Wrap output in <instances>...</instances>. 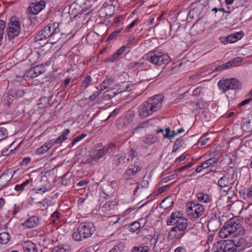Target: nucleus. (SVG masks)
I'll list each match as a JSON object with an SVG mask.
<instances>
[{
  "mask_svg": "<svg viewBox=\"0 0 252 252\" xmlns=\"http://www.w3.org/2000/svg\"><path fill=\"white\" fill-rule=\"evenodd\" d=\"M95 231L94 223L85 222L80 223L72 234L73 239L81 241L91 237Z\"/></svg>",
  "mask_w": 252,
  "mask_h": 252,
  "instance_id": "1",
  "label": "nucleus"
},
{
  "mask_svg": "<svg viewBox=\"0 0 252 252\" xmlns=\"http://www.w3.org/2000/svg\"><path fill=\"white\" fill-rule=\"evenodd\" d=\"M158 98L157 95L149 98L138 108V114L140 118L145 119L157 111Z\"/></svg>",
  "mask_w": 252,
  "mask_h": 252,
  "instance_id": "2",
  "label": "nucleus"
},
{
  "mask_svg": "<svg viewBox=\"0 0 252 252\" xmlns=\"http://www.w3.org/2000/svg\"><path fill=\"white\" fill-rule=\"evenodd\" d=\"M176 63L177 65H175V63H170V58L168 54L158 52V66L165 64L160 73L164 72L171 74L176 72L181 65V63L179 62Z\"/></svg>",
  "mask_w": 252,
  "mask_h": 252,
  "instance_id": "3",
  "label": "nucleus"
},
{
  "mask_svg": "<svg viewBox=\"0 0 252 252\" xmlns=\"http://www.w3.org/2000/svg\"><path fill=\"white\" fill-rule=\"evenodd\" d=\"M241 226L239 220L231 219L226 222L223 227L220 229L219 236L222 238H227L235 233Z\"/></svg>",
  "mask_w": 252,
  "mask_h": 252,
  "instance_id": "4",
  "label": "nucleus"
},
{
  "mask_svg": "<svg viewBox=\"0 0 252 252\" xmlns=\"http://www.w3.org/2000/svg\"><path fill=\"white\" fill-rule=\"evenodd\" d=\"M21 31V24L17 17H12L8 23L7 35L9 40L18 36Z\"/></svg>",
  "mask_w": 252,
  "mask_h": 252,
  "instance_id": "5",
  "label": "nucleus"
},
{
  "mask_svg": "<svg viewBox=\"0 0 252 252\" xmlns=\"http://www.w3.org/2000/svg\"><path fill=\"white\" fill-rule=\"evenodd\" d=\"M218 87L223 93L230 90H239L241 88L240 81L235 78L227 79L220 80L218 83Z\"/></svg>",
  "mask_w": 252,
  "mask_h": 252,
  "instance_id": "6",
  "label": "nucleus"
},
{
  "mask_svg": "<svg viewBox=\"0 0 252 252\" xmlns=\"http://www.w3.org/2000/svg\"><path fill=\"white\" fill-rule=\"evenodd\" d=\"M187 212L190 219H197L204 214L205 208L202 205L191 201L187 204Z\"/></svg>",
  "mask_w": 252,
  "mask_h": 252,
  "instance_id": "7",
  "label": "nucleus"
},
{
  "mask_svg": "<svg viewBox=\"0 0 252 252\" xmlns=\"http://www.w3.org/2000/svg\"><path fill=\"white\" fill-rule=\"evenodd\" d=\"M60 24L58 22L52 23L48 24L46 26L50 28V33L52 35V39L51 40V44H54L56 43L61 37L63 34L61 32V30L59 28Z\"/></svg>",
  "mask_w": 252,
  "mask_h": 252,
  "instance_id": "8",
  "label": "nucleus"
},
{
  "mask_svg": "<svg viewBox=\"0 0 252 252\" xmlns=\"http://www.w3.org/2000/svg\"><path fill=\"white\" fill-rule=\"evenodd\" d=\"M46 26L42 29L35 36L34 40L36 42H39V44H41V41H46L45 43H51V40L52 39L51 34L50 33V29Z\"/></svg>",
  "mask_w": 252,
  "mask_h": 252,
  "instance_id": "9",
  "label": "nucleus"
},
{
  "mask_svg": "<svg viewBox=\"0 0 252 252\" xmlns=\"http://www.w3.org/2000/svg\"><path fill=\"white\" fill-rule=\"evenodd\" d=\"M223 252H237V248L240 247L242 243L237 240H228L222 242Z\"/></svg>",
  "mask_w": 252,
  "mask_h": 252,
  "instance_id": "10",
  "label": "nucleus"
},
{
  "mask_svg": "<svg viewBox=\"0 0 252 252\" xmlns=\"http://www.w3.org/2000/svg\"><path fill=\"white\" fill-rule=\"evenodd\" d=\"M46 3L43 0L39 2H32L28 8V11L31 15H36L45 7Z\"/></svg>",
  "mask_w": 252,
  "mask_h": 252,
  "instance_id": "11",
  "label": "nucleus"
},
{
  "mask_svg": "<svg viewBox=\"0 0 252 252\" xmlns=\"http://www.w3.org/2000/svg\"><path fill=\"white\" fill-rule=\"evenodd\" d=\"M185 218V216L182 211H176L172 212L169 219L167 220V224L168 225H175L176 222Z\"/></svg>",
  "mask_w": 252,
  "mask_h": 252,
  "instance_id": "12",
  "label": "nucleus"
},
{
  "mask_svg": "<svg viewBox=\"0 0 252 252\" xmlns=\"http://www.w3.org/2000/svg\"><path fill=\"white\" fill-rule=\"evenodd\" d=\"M186 230L174 226L169 232V236L172 240H180L186 233Z\"/></svg>",
  "mask_w": 252,
  "mask_h": 252,
  "instance_id": "13",
  "label": "nucleus"
},
{
  "mask_svg": "<svg viewBox=\"0 0 252 252\" xmlns=\"http://www.w3.org/2000/svg\"><path fill=\"white\" fill-rule=\"evenodd\" d=\"M233 184V180L229 174H225L218 181V185L220 188H227Z\"/></svg>",
  "mask_w": 252,
  "mask_h": 252,
  "instance_id": "14",
  "label": "nucleus"
},
{
  "mask_svg": "<svg viewBox=\"0 0 252 252\" xmlns=\"http://www.w3.org/2000/svg\"><path fill=\"white\" fill-rule=\"evenodd\" d=\"M43 70L41 66H36L31 69L26 75V79L34 78L43 73Z\"/></svg>",
  "mask_w": 252,
  "mask_h": 252,
  "instance_id": "15",
  "label": "nucleus"
},
{
  "mask_svg": "<svg viewBox=\"0 0 252 252\" xmlns=\"http://www.w3.org/2000/svg\"><path fill=\"white\" fill-rule=\"evenodd\" d=\"M12 176L8 174V172L4 171L0 176V189L7 186V184L11 180Z\"/></svg>",
  "mask_w": 252,
  "mask_h": 252,
  "instance_id": "16",
  "label": "nucleus"
},
{
  "mask_svg": "<svg viewBox=\"0 0 252 252\" xmlns=\"http://www.w3.org/2000/svg\"><path fill=\"white\" fill-rule=\"evenodd\" d=\"M141 169V167L138 165L130 164L129 168L126 170V174L127 175L128 178H131L135 176Z\"/></svg>",
  "mask_w": 252,
  "mask_h": 252,
  "instance_id": "17",
  "label": "nucleus"
},
{
  "mask_svg": "<svg viewBox=\"0 0 252 252\" xmlns=\"http://www.w3.org/2000/svg\"><path fill=\"white\" fill-rule=\"evenodd\" d=\"M243 205L240 201H236L231 204H228L227 207L229 210H231L235 213H240L242 210Z\"/></svg>",
  "mask_w": 252,
  "mask_h": 252,
  "instance_id": "18",
  "label": "nucleus"
},
{
  "mask_svg": "<svg viewBox=\"0 0 252 252\" xmlns=\"http://www.w3.org/2000/svg\"><path fill=\"white\" fill-rule=\"evenodd\" d=\"M23 249L25 252H38L39 251L36 245L31 241L24 242Z\"/></svg>",
  "mask_w": 252,
  "mask_h": 252,
  "instance_id": "19",
  "label": "nucleus"
},
{
  "mask_svg": "<svg viewBox=\"0 0 252 252\" xmlns=\"http://www.w3.org/2000/svg\"><path fill=\"white\" fill-rule=\"evenodd\" d=\"M117 87L116 84L111 79L105 80L100 85V90L102 91L107 88L115 89Z\"/></svg>",
  "mask_w": 252,
  "mask_h": 252,
  "instance_id": "20",
  "label": "nucleus"
},
{
  "mask_svg": "<svg viewBox=\"0 0 252 252\" xmlns=\"http://www.w3.org/2000/svg\"><path fill=\"white\" fill-rule=\"evenodd\" d=\"M39 223V219L37 217L33 216L25 221L24 225L28 228H31L36 226Z\"/></svg>",
  "mask_w": 252,
  "mask_h": 252,
  "instance_id": "21",
  "label": "nucleus"
},
{
  "mask_svg": "<svg viewBox=\"0 0 252 252\" xmlns=\"http://www.w3.org/2000/svg\"><path fill=\"white\" fill-rule=\"evenodd\" d=\"M196 197L198 201L201 202L208 203L212 201V198L210 195L204 192L197 193Z\"/></svg>",
  "mask_w": 252,
  "mask_h": 252,
  "instance_id": "22",
  "label": "nucleus"
},
{
  "mask_svg": "<svg viewBox=\"0 0 252 252\" xmlns=\"http://www.w3.org/2000/svg\"><path fill=\"white\" fill-rule=\"evenodd\" d=\"M108 152V150L103 148L100 150H95L93 152L92 157L95 161L98 160L100 158H102L106 153Z\"/></svg>",
  "mask_w": 252,
  "mask_h": 252,
  "instance_id": "23",
  "label": "nucleus"
},
{
  "mask_svg": "<svg viewBox=\"0 0 252 252\" xmlns=\"http://www.w3.org/2000/svg\"><path fill=\"white\" fill-rule=\"evenodd\" d=\"M53 146L52 143H45L43 145L36 149L35 154L37 155H40L46 153L49 149Z\"/></svg>",
  "mask_w": 252,
  "mask_h": 252,
  "instance_id": "24",
  "label": "nucleus"
},
{
  "mask_svg": "<svg viewBox=\"0 0 252 252\" xmlns=\"http://www.w3.org/2000/svg\"><path fill=\"white\" fill-rule=\"evenodd\" d=\"M240 193L245 200L252 201V187L245 189L243 192L241 191Z\"/></svg>",
  "mask_w": 252,
  "mask_h": 252,
  "instance_id": "25",
  "label": "nucleus"
},
{
  "mask_svg": "<svg viewBox=\"0 0 252 252\" xmlns=\"http://www.w3.org/2000/svg\"><path fill=\"white\" fill-rule=\"evenodd\" d=\"M173 203V201L171 197L168 196L165 198L161 202L159 205L161 208L166 209L170 207Z\"/></svg>",
  "mask_w": 252,
  "mask_h": 252,
  "instance_id": "26",
  "label": "nucleus"
},
{
  "mask_svg": "<svg viewBox=\"0 0 252 252\" xmlns=\"http://www.w3.org/2000/svg\"><path fill=\"white\" fill-rule=\"evenodd\" d=\"M13 91H8L6 94V96L4 97L3 102L5 105V107H8L12 103L13 100Z\"/></svg>",
  "mask_w": 252,
  "mask_h": 252,
  "instance_id": "27",
  "label": "nucleus"
},
{
  "mask_svg": "<svg viewBox=\"0 0 252 252\" xmlns=\"http://www.w3.org/2000/svg\"><path fill=\"white\" fill-rule=\"evenodd\" d=\"M70 133L69 129H64L61 135H60L56 140L53 143L54 144L62 143L64 141L67 139V136Z\"/></svg>",
  "mask_w": 252,
  "mask_h": 252,
  "instance_id": "28",
  "label": "nucleus"
},
{
  "mask_svg": "<svg viewBox=\"0 0 252 252\" xmlns=\"http://www.w3.org/2000/svg\"><path fill=\"white\" fill-rule=\"evenodd\" d=\"M205 168L210 167H214L218 164V161L215 158H211L202 163Z\"/></svg>",
  "mask_w": 252,
  "mask_h": 252,
  "instance_id": "29",
  "label": "nucleus"
},
{
  "mask_svg": "<svg viewBox=\"0 0 252 252\" xmlns=\"http://www.w3.org/2000/svg\"><path fill=\"white\" fill-rule=\"evenodd\" d=\"M243 36L242 33L241 32H236L233 34H231L228 36V42L230 43H234L239 39H240Z\"/></svg>",
  "mask_w": 252,
  "mask_h": 252,
  "instance_id": "30",
  "label": "nucleus"
},
{
  "mask_svg": "<svg viewBox=\"0 0 252 252\" xmlns=\"http://www.w3.org/2000/svg\"><path fill=\"white\" fill-rule=\"evenodd\" d=\"M126 157L122 155H116L114 157L113 164L115 166H118L120 164L125 162Z\"/></svg>",
  "mask_w": 252,
  "mask_h": 252,
  "instance_id": "31",
  "label": "nucleus"
},
{
  "mask_svg": "<svg viewBox=\"0 0 252 252\" xmlns=\"http://www.w3.org/2000/svg\"><path fill=\"white\" fill-rule=\"evenodd\" d=\"M181 220H180L177 222H176V225L175 226L187 230L189 224L188 219L185 217L182 219Z\"/></svg>",
  "mask_w": 252,
  "mask_h": 252,
  "instance_id": "32",
  "label": "nucleus"
},
{
  "mask_svg": "<svg viewBox=\"0 0 252 252\" xmlns=\"http://www.w3.org/2000/svg\"><path fill=\"white\" fill-rule=\"evenodd\" d=\"M157 140V137L152 134L148 135L143 138V142L148 145H150L155 143Z\"/></svg>",
  "mask_w": 252,
  "mask_h": 252,
  "instance_id": "33",
  "label": "nucleus"
},
{
  "mask_svg": "<svg viewBox=\"0 0 252 252\" xmlns=\"http://www.w3.org/2000/svg\"><path fill=\"white\" fill-rule=\"evenodd\" d=\"M31 182H32V179H27L21 184L16 185L15 187V189L18 191H23Z\"/></svg>",
  "mask_w": 252,
  "mask_h": 252,
  "instance_id": "34",
  "label": "nucleus"
},
{
  "mask_svg": "<svg viewBox=\"0 0 252 252\" xmlns=\"http://www.w3.org/2000/svg\"><path fill=\"white\" fill-rule=\"evenodd\" d=\"M148 58L150 62L155 64H158V56L156 51H151L148 54Z\"/></svg>",
  "mask_w": 252,
  "mask_h": 252,
  "instance_id": "35",
  "label": "nucleus"
},
{
  "mask_svg": "<svg viewBox=\"0 0 252 252\" xmlns=\"http://www.w3.org/2000/svg\"><path fill=\"white\" fill-rule=\"evenodd\" d=\"M51 252H69V249L67 246L61 245L55 247Z\"/></svg>",
  "mask_w": 252,
  "mask_h": 252,
  "instance_id": "36",
  "label": "nucleus"
},
{
  "mask_svg": "<svg viewBox=\"0 0 252 252\" xmlns=\"http://www.w3.org/2000/svg\"><path fill=\"white\" fill-rule=\"evenodd\" d=\"M10 239V235L6 232L0 233V244H6Z\"/></svg>",
  "mask_w": 252,
  "mask_h": 252,
  "instance_id": "37",
  "label": "nucleus"
},
{
  "mask_svg": "<svg viewBox=\"0 0 252 252\" xmlns=\"http://www.w3.org/2000/svg\"><path fill=\"white\" fill-rule=\"evenodd\" d=\"M223 243L222 242H218L215 244H214V246L212 248L211 252H223V250L222 249Z\"/></svg>",
  "mask_w": 252,
  "mask_h": 252,
  "instance_id": "38",
  "label": "nucleus"
},
{
  "mask_svg": "<svg viewBox=\"0 0 252 252\" xmlns=\"http://www.w3.org/2000/svg\"><path fill=\"white\" fill-rule=\"evenodd\" d=\"M124 247L125 246L123 243H117L109 252H121L124 250Z\"/></svg>",
  "mask_w": 252,
  "mask_h": 252,
  "instance_id": "39",
  "label": "nucleus"
},
{
  "mask_svg": "<svg viewBox=\"0 0 252 252\" xmlns=\"http://www.w3.org/2000/svg\"><path fill=\"white\" fill-rule=\"evenodd\" d=\"M149 248L148 246H137L134 247L132 249V252H148Z\"/></svg>",
  "mask_w": 252,
  "mask_h": 252,
  "instance_id": "40",
  "label": "nucleus"
},
{
  "mask_svg": "<svg viewBox=\"0 0 252 252\" xmlns=\"http://www.w3.org/2000/svg\"><path fill=\"white\" fill-rule=\"evenodd\" d=\"M6 26V23L5 21L2 20H0V45L2 43V39L3 38V35L4 33V29Z\"/></svg>",
  "mask_w": 252,
  "mask_h": 252,
  "instance_id": "41",
  "label": "nucleus"
},
{
  "mask_svg": "<svg viewBox=\"0 0 252 252\" xmlns=\"http://www.w3.org/2000/svg\"><path fill=\"white\" fill-rule=\"evenodd\" d=\"M123 28L118 29L115 31H114L112 33H111L109 36L108 37L106 41L108 42L114 39L116 37L118 36V35L121 33L122 31L123 30Z\"/></svg>",
  "mask_w": 252,
  "mask_h": 252,
  "instance_id": "42",
  "label": "nucleus"
},
{
  "mask_svg": "<svg viewBox=\"0 0 252 252\" xmlns=\"http://www.w3.org/2000/svg\"><path fill=\"white\" fill-rule=\"evenodd\" d=\"M92 78L90 76H87L82 81L81 87L85 90L91 84Z\"/></svg>",
  "mask_w": 252,
  "mask_h": 252,
  "instance_id": "43",
  "label": "nucleus"
},
{
  "mask_svg": "<svg viewBox=\"0 0 252 252\" xmlns=\"http://www.w3.org/2000/svg\"><path fill=\"white\" fill-rule=\"evenodd\" d=\"M148 126V122H143L138 126H137L135 127H134L132 129L133 133L138 132L140 131V130L143 128H144Z\"/></svg>",
  "mask_w": 252,
  "mask_h": 252,
  "instance_id": "44",
  "label": "nucleus"
},
{
  "mask_svg": "<svg viewBox=\"0 0 252 252\" xmlns=\"http://www.w3.org/2000/svg\"><path fill=\"white\" fill-rule=\"evenodd\" d=\"M60 219V214L57 212L55 211L53 213L51 217L50 220L51 222L53 223H57V221H58Z\"/></svg>",
  "mask_w": 252,
  "mask_h": 252,
  "instance_id": "45",
  "label": "nucleus"
},
{
  "mask_svg": "<svg viewBox=\"0 0 252 252\" xmlns=\"http://www.w3.org/2000/svg\"><path fill=\"white\" fill-rule=\"evenodd\" d=\"M140 223L138 221H135L130 225L129 230L131 232H135L140 228Z\"/></svg>",
  "mask_w": 252,
  "mask_h": 252,
  "instance_id": "46",
  "label": "nucleus"
},
{
  "mask_svg": "<svg viewBox=\"0 0 252 252\" xmlns=\"http://www.w3.org/2000/svg\"><path fill=\"white\" fill-rule=\"evenodd\" d=\"M7 135V129L5 127L0 126V141L6 138Z\"/></svg>",
  "mask_w": 252,
  "mask_h": 252,
  "instance_id": "47",
  "label": "nucleus"
},
{
  "mask_svg": "<svg viewBox=\"0 0 252 252\" xmlns=\"http://www.w3.org/2000/svg\"><path fill=\"white\" fill-rule=\"evenodd\" d=\"M163 130L162 129H158V133H162L164 138H170L171 131L169 127L166 128L165 133H163Z\"/></svg>",
  "mask_w": 252,
  "mask_h": 252,
  "instance_id": "48",
  "label": "nucleus"
},
{
  "mask_svg": "<svg viewBox=\"0 0 252 252\" xmlns=\"http://www.w3.org/2000/svg\"><path fill=\"white\" fill-rule=\"evenodd\" d=\"M13 91V94L14 97H22L25 94V92L23 90H12Z\"/></svg>",
  "mask_w": 252,
  "mask_h": 252,
  "instance_id": "49",
  "label": "nucleus"
},
{
  "mask_svg": "<svg viewBox=\"0 0 252 252\" xmlns=\"http://www.w3.org/2000/svg\"><path fill=\"white\" fill-rule=\"evenodd\" d=\"M184 143V140L183 138H178L177 139L174 145V148H176V149H179L181 147H182Z\"/></svg>",
  "mask_w": 252,
  "mask_h": 252,
  "instance_id": "50",
  "label": "nucleus"
},
{
  "mask_svg": "<svg viewBox=\"0 0 252 252\" xmlns=\"http://www.w3.org/2000/svg\"><path fill=\"white\" fill-rule=\"evenodd\" d=\"M243 60L241 57H236L231 60V63L233 64V66L238 65V64L242 62Z\"/></svg>",
  "mask_w": 252,
  "mask_h": 252,
  "instance_id": "51",
  "label": "nucleus"
},
{
  "mask_svg": "<svg viewBox=\"0 0 252 252\" xmlns=\"http://www.w3.org/2000/svg\"><path fill=\"white\" fill-rule=\"evenodd\" d=\"M87 136L86 134H82L80 136L75 138L72 143V146H73L77 142L80 141Z\"/></svg>",
  "mask_w": 252,
  "mask_h": 252,
  "instance_id": "52",
  "label": "nucleus"
},
{
  "mask_svg": "<svg viewBox=\"0 0 252 252\" xmlns=\"http://www.w3.org/2000/svg\"><path fill=\"white\" fill-rule=\"evenodd\" d=\"M114 207V204L113 202H108L105 203L103 205V208L107 210H111Z\"/></svg>",
  "mask_w": 252,
  "mask_h": 252,
  "instance_id": "53",
  "label": "nucleus"
},
{
  "mask_svg": "<svg viewBox=\"0 0 252 252\" xmlns=\"http://www.w3.org/2000/svg\"><path fill=\"white\" fill-rule=\"evenodd\" d=\"M192 163L188 164L187 165H185L184 166L179 167V168H178L177 169V171L180 172H182L183 171L186 170V169L189 168V167H190L192 166Z\"/></svg>",
  "mask_w": 252,
  "mask_h": 252,
  "instance_id": "54",
  "label": "nucleus"
},
{
  "mask_svg": "<svg viewBox=\"0 0 252 252\" xmlns=\"http://www.w3.org/2000/svg\"><path fill=\"white\" fill-rule=\"evenodd\" d=\"M101 92V91H96L95 93H94L92 95L90 96V100L92 101H94L96 98V97L100 94Z\"/></svg>",
  "mask_w": 252,
  "mask_h": 252,
  "instance_id": "55",
  "label": "nucleus"
},
{
  "mask_svg": "<svg viewBox=\"0 0 252 252\" xmlns=\"http://www.w3.org/2000/svg\"><path fill=\"white\" fill-rule=\"evenodd\" d=\"M201 73H197L193 75L192 76L189 77L190 80H196V81H199L200 80V75Z\"/></svg>",
  "mask_w": 252,
  "mask_h": 252,
  "instance_id": "56",
  "label": "nucleus"
},
{
  "mask_svg": "<svg viewBox=\"0 0 252 252\" xmlns=\"http://www.w3.org/2000/svg\"><path fill=\"white\" fill-rule=\"evenodd\" d=\"M139 19L137 18V19H135L127 27V29L128 30H129V29L132 28L133 27H134L135 25H137L138 23H139Z\"/></svg>",
  "mask_w": 252,
  "mask_h": 252,
  "instance_id": "57",
  "label": "nucleus"
},
{
  "mask_svg": "<svg viewBox=\"0 0 252 252\" xmlns=\"http://www.w3.org/2000/svg\"><path fill=\"white\" fill-rule=\"evenodd\" d=\"M50 189V188H47L46 186H42L41 188L36 189V192L41 191L43 193H45L48 191Z\"/></svg>",
  "mask_w": 252,
  "mask_h": 252,
  "instance_id": "58",
  "label": "nucleus"
},
{
  "mask_svg": "<svg viewBox=\"0 0 252 252\" xmlns=\"http://www.w3.org/2000/svg\"><path fill=\"white\" fill-rule=\"evenodd\" d=\"M135 116L134 113L132 111L129 112L128 114L127 115V118L129 120L128 121L129 122H131L132 121L133 119L134 118Z\"/></svg>",
  "mask_w": 252,
  "mask_h": 252,
  "instance_id": "59",
  "label": "nucleus"
},
{
  "mask_svg": "<svg viewBox=\"0 0 252 252\" xmlns=\"http://www.w3.org/2000/svg\"><path fill=\"white\" fill-rule=\"evenodd\" d=\"M139 63L136 62H130L128 65V67L130 69L133 68L137 66V65H139Z\"/></svg>",
  "mask_w": 252,
  "mask_h": 252,
  "instance_id": "60",
  "label": "nucleus"
},
{
  "mask_svg": "<svg viewBox=\"0 0 252 252\" xmlns=\"http://www.w3.org/2000/svg\"><path fill=\"white\" fill-rule=\"evenodd\" d=\"M164 96L162 94H158V109L162 107L161 102L164 100Z\"/></svg>",
  "mask_w": 252,
  "mask_h": 252,
  "instance_id": "61",
  "label": "nucleus"
},
{
  "mask_svg": "<svg viewBox=\"0 0 252 252\" xmlns=\"http://www.w3.org/2000/svg\"><path fill=\"white\" fill-rule=\"evenodd\" d=\"M252 100V98H249L247 99H245L243 101H242L241 102H240L239 104V106H242L244 105H246L247 104H248Z\"/></svg>",
  "mask_w": 252,
  "mask_h": 252,
  "instance_id": "62",
  "label": "nucleus"
},
{
  "mask_svg": "<svg viewBox=\"0 0 252 252\" xmlns=\"http://www.w3.org/2000/svg\"><path fill=\"white\" fill-rule=\"evenodd\" d=\"M186 158V156L184 155H182L179 157L177 158L175 160V163H179L181 162V161L185 160Z\"/></svg>",
  "mask_w": 252,
  "mask_h": 252,
  "instance_id": "63",
  "label": "nucleus"
},
{
  "mask_svg": "<svg viewBox=\"0 0 252 252\" xmlns=\"http://www.w3.org/2000/svg\"><path fill=\"white\" fill-rule=\"evenodd\" d=\"M174 252H187V251L184 247H179L174 250Z\"/></svg>",
  "mask_w": 252,
  "mask_h": 252,
  "instance_id": "64",
  "label": "nucleus"
}]
</instances>
